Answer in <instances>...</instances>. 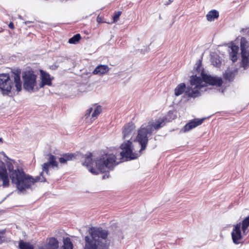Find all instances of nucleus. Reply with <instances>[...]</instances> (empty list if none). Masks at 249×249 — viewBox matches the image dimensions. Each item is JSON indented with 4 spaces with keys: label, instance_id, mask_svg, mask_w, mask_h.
<instances>
[{
    "label": "nucleus",
    "instance_id": "obj_1",
    "mask_svg": "<svg viewBox=\"0 0 249 249\" xmlns=\"http://www.w3.org/2000/svg\"><path fill=\"white\" fill-rule=\"evenodd\" d=\"M164 125L163 121H158L155 124L150 122L148 125L142 124L138 130V134L136 140L141 145V148L137 151L132 145V142L127 140L123 142L120 148L122 150L120 152L121 160L124 159L125 161L135 160L140 157L142 152L144 150L147 145L148 137L151 136L154 130L157 131Z\"/></svg>",
    "mask_w": 249,
    "mask_h": 249
},
{
    "label": "nucleus",
    "instance_id": "obj_2",
    "mask_svg": "<svg viewBox=\"0 0 249 249\" xmlns=\"http://www.w3.org/2000/svg\"><path fill=\"white\" fill-rule=\"evenodd\" d=\"M92 154L89 152L84 156L83 165L86 166L89 172L97 175L104 173L106 169H112L122 161H117L115 155L112 154H105L97 158L95 162L93 161Z\"/></svg>",
    "mask_w": 249,
    "mask_h": 249
},
{
    "label": "nucleus",
    "instance_id": "obj_3",
    "mask_svg": "<svg viewBox=\"0 0 249 249\" xmlns=\"http://www.w3.org/2000/svg\"><path fill=\"white\" fill-rule=\"evenodd\" d=\"M89 235L85 237L84 249H108L107 230L102 227H91L89 230Z\"/></svg>",
    "mask_w": 249,
    "mask_h": 249
},
{
    "label": "nucleus",
    "instance_id": "obj_4",
    "mask_svg": "<svg viewBox=\"0 0 249 249\" xmlns=\"http://www.w3.org/2000/svg\"><path fill=\"white\" fill-rule=\"evenodd\" d=\"M223 80L221 77L212 76L211 75L206 74L203 75V78L197 77L195 76L192 77L191 80L192 87L194 88H188L185 92V95L189 97L195 98L199 96L201 94L200 90L206 86V84L221 87L223 84Z\"/></svg>",
    "mask_w": 249,
    "mask_h": 249
},
{
    "label": "nucleus",
    "instance_id": "obj_5",
    "mask_svg": "<svg viewBox=\"0 0 249 249\" xmlns=\"http://www.w3.org/2000/svg\"><path fill=\"white\" fill-rule=\"evenodd\" d=\"M45 181H46V179L43 176V172H41L39 176L36 177L35 178L25 173L16 186L20 192H22L25 191L26 189L30 188L36 182Z\"/></svg>",
    "mask_w": 249,
    "mask_h": 249
},
{
    "label": "nucleus",
    "instance_id": "obj_6",
    "mask_svg": "<svg viewBox=\"0 0 249 249\" xmlns=\"http://www.w3.org/2000/svg\"><path fill=\"white\" fill-rule=\"evenodd\" d=\"M36 78L33 71H25L22 76L24 89L30 92L34 91L36 85Z\"/></svg>",
    "mask_w": 249,
    "mask_h": 249
},
{
    "label": "nucleus",
    "instance_id": "obj_7",
    "mask_svg": "<svg viewBox=\"0 0 249 249\" xmlns=\"http://www.w3.org/2000/svg\"><path fill=\"white\" fill-rule=\"evenodd\" d=\"M13 87V82L9 74H0V91L3 94H8L11 92Z\"/></svg>",
    "mask_w": 249,
    "mask_h": 249
},
{
    "label": "nucleus",
    "instance_id": "obj_8",
    "mask_svg": "<svg viewBox=\"0 0 249 249\" xmlns=\"http://www.w3.org/2000/svg\"><path fill=\"white\" fill-rule=\"evenodd\" d=\"M8 171L9 176L11 182L16 185L25 173L22 168H19L18 167L15 169H13L12 164L8 166Z\"/></svg>",
    "mask_w": 249,
    "mask_h": 249
},
{
    "label": "nucleus",
    "instance_id": "obj_9",
    "mask_svg": "<svg viewBox=\"0 0 249 249\" xmlns=\"http://www.w3.org/2000/svg\"><path fill=\"white\" fill-rule=\"evenodd\" d=\"M231 237L233 242L235 244H239L241 243V241L243 238V236L241 234L240 223L234 225L231 232Z\"/></svg>",
    "mask_w": 249,
    "mask_h": 249
},
{
    "label": "nucleus",
    "instance_id": "obj_10",
    "mask_svg": "<svg viewBox=\"0 0 249 249\" xmlns=\"http://www.w3.org/2000/svg\"><path fill=\"white\" fill-rule=\"evenodd\" d=\"M135 128L136 126L135 124L132 122L125 124L123 128V139H125L131 138L134 133Z\"/></svg>",
    "mask_w": 249,
    "mask_h": 249
},
{
    "label": "nucleus",
    "instance_id": "obj_11",
    "mask_svg": "<svg viewBox=\"0 0 249 249\" xmlns=\"http://www.w3.org/2000/svg\"><path fill=\"white\" fill-rule=\"evenodd\" d=\"M192 72L193 75L190 77V83L191 86V80L193 77L196 76L197 77H201L202 79L203 78V75H206L205 73L204 69L202 66V61L199 60L198 61L196 64V66L194 67Z\"/></svg>",
    "mask_w": 249,
    "mask_h": 249
},
{
    "label": "nucleus",
    "instance_id": "obj_12",
    "mask_svg": "<svg viewBox=\"0 0 249 249\" xmlns=\"http://www.w3.org/2000/svg\"><path fill=\"white\" fill-rule=\"evenodd\" d=\"M58 241L55 237L48 238L46 243L39 247V249H57L58 248Z\"/></svg>",
    "mask_w": 249,
    "mask_h": 249
},
{
    "label": "nucleus",
    "instance_id": "obj_13",
    "mask_svg": "<svg viewBox=\"0 0 249 249\" xmlns=\"http://www.w3.org/2000/svg\"><path fill=\"white\" fill-rule=\"evenodd\" d=\"M40 73L41 80L40 83V87L43 88L46 85L51 86L52 83V79L50 78V75L42 70H40Z\"/></svg>",
    "mask_w": 249,
    "mask_h": 249
},
{
    "label": "nucleus",
    "instance_id": "obj_14",
    "mask_svg": "<svg viewBox=\"0 0 249 249\" xmlns=\"http://www.w3.org/2000/svg\"><path fill=\"white\" fill-rule=\"evenodd\" d=\"M175 118H176V116L173 115V112L171 110H170L168 112L166 116H163L162 117H160V118L156 119L155 122H154L153 120H151L148 122V123L146 125H148L149 123L150 122H152V123L153 124H155L158 121L162 120V121H163L164 125L160 128H161L164 127L166 125V123L170 122L172 120H174Z\"/></svg>",
    "mask_w": 249,
    "mask_h": 249
},
{
    "label": "nucleus",
    "instance_id": "obj_15",
    "mask_svg": "<svg viewBox=\"0 0 249 249\" xmlns=\"http://www.w3.org/2000/svg\"><path fill=\"white\" fill-rule=\"evenodd\" d=\"M204 119H193L186 124L183 127L184 131H188L202 124Z\"/></svg>",
    "mask_w": 249,
    "mask_h": 249
},
{
    "label": "nucleus",
    "instance_id": "obj_16",
    "mask_svg": "<svg viewBox=\"0 0 249 249\" xmlns=\"http://www.w3.org/2000/svg\"><path fill=\"white\" fill-rule=\"evenodd\" d=\"M188 88H192L193 89L194 88V86L192 87L191 86L190 87H188L186 88V85L184 83H180L178 84L177 87L175 88L174 90V94L176 96H178L183 93L184 92H186V91L187 90ZM183 97L184 98H192V97H189L185 95V93L184 94Z\"/></svg>",
    "mask_w": 249,
    "mask_h": 249
},
{
    "label": "nucleus",
    "instance_id": "obj_17",
    "mask_svg": "<svg viewBox=\"0 0 249 249\" xmlns=\"http://www.w3.org/2000/svg\"><path fill=\"white\" fill-rule=\"evenodd\" d=\"M75 158V155L73 153H65L59 158V161L61 164H67L68 161L72 160Z\"/></svg>",
    "mask_w": 249,
    "mask_h": 249
},
{
    "label": "nucleus",
    "instance_id": "obj_18",
    "mask_svg": "<svg viewBox=\"0 0 249 249\" xmlns=\"http://www.w3.org/2000/svg\"><path fill=\"white\" fill-rule=\"evenodd\" d=\"M108 71L109 68L107 65H100L94 69L92 73L95 75H102L107 73Z\"/></svg>",
    "mask_w": 249,
    "mask_h": 249
},
{
    "label": "nucleus",
    "instance_id": "obj_19",
    "mask_svg": "<svg viewBox=\"0 0 249 249\" xmlns=\"http://www.w3.org/2000/svg\"><path fill=\"white\" fill-rule=\"evenodd\" d=\"M13 74H14V79L16 90L17 91L19 92L22 89V83L20 76V72L19 71H17L16 72H14Z\"/></svg>",
    "mask_w": 249,
    "mask_h": 249
},
{
    "label": "nucleus",
    "instance_id": "obj_20",
    "mask_svg": "<svg viewBox=\"0 0 249 249\" xmlns=\"http://www.w3.org/2000/svg\"><path fill=\"white\" fill-rule=\"evenodd\" d=\"M231 51L230 52V57L234 63L237 60V54L239 50V47L234 44H232L231 46Z\"/></svg>",
    "mask_w": 249,
    "mask_h": 249
},
{
    "label": "nucleus",
    "instance_id": "obj_21",
    "mask_svg": "<svg viewBox=\"0 0 249 249\" xmlns=\"http://www.w3.org/2000/svg\"><path fill=\"white\" fill-rule=\"evenodd\" d=\"M241 61L240 66L247 69L249 66V52L247 53H241Z\"/></svg>",
    "mask_w": 249,
    "mask_h": 249
},
{
    "label": "nucleus",
    "instance_id": "obj_22",
    "mask_svg": "<svg viewBox=\"0 0 249 249\" xmlns=\"http://www.w3.org/2000/svg\"><path fill=\"white\" fill-rule=\"evenodd\" d=\"M206 17L209 21H213L219 17V13L216 10H212L208 13Z\"/></svg>",
    "mask_w": 249,
    "mask_h": 249
},
{
    "label": "nucleus",
    "instance_id": "obj_23",
    "mask_svg": "<svg viewBox=\"0 0 249 249\" xmlns=\"http://www.w3.org/2000/svg\"><path fill=\"white\" fill-rule=\"evenodd\" d=\"M223 78L225 80L231 82L233 80L235 77V72L231 70H227L223 74Z\"/></svg>",
    "mask_w": 249,
    "mask_h": 249
},
{
    "label": "nucleus",
    "instance_id": "obj_24",
    "mask_svg": "<svg viewBox=\"0 0 249 249\" xmlns=\"http://www.w3.org/2000/svg\"><path fill=\"white\" fill-rule=\"evenodd\" d=\"M19 249H34V247L29 242L20 240L18 242Z\"/></svg>",
    "mask_w": 249,
    "mask_h": 249
},
{
    "label": "nucleus",
    "instance_id": "obj_25",
    "mask_svg": "<svg viewBox=\"0 0 249 249\" xmlns=\"http://www.w3.org/2000/svg\"><path fill=\"white\" fill-rule=\"evenodd\" d=\"M73 244L69 237H66L63 239L62 249H73Z\"/></svg>",
    "mask_w": 249,
    "mask_h": 249
},
{
    "label": "nucleus",
    "instance_id": "obj_26",
    "mask_svg": "<svg viewBox=\"0 0 249 249\" xmlns=\"http://www.w3.org/2000/svg\"><path fill=\"white\" fill-rule=\"evenodd\" d=\"M0 178L2 181V186L7 187L9 186V179L7 172L0 176Z\"/></svg>",
    "mask_w": 249,
    "mask_h": 249
},
{
    "label": "nucleus",
    "instance_id": "obj_27",
    "mask_svg": "<svg viewBox=\"0 0 249 249\" xmlns=\"http://www.w3.org/2000/svg\"><path fill=\"white\" fill-rule=\"evenodd\" d=\"M82 37L80 34H77L74 35L72 37L69 39L68 42L70 44H75L77 43L81 39Z\"/></svg>",
    "mask_w": 249,
    "mask_h": 249
},
{
    "label": "nucleus",
    "instance_id": "obj_28",
    "mask_svg": "<svg viewBox=\"0 0 249 249\" xmlns=\"http://www.w3.org/2000/svg\"><path fill=\"white\" fill-rule=\"evenodd\" d=\"M48 160L50 165L53 167L58 168V163L56 160V158L54 155L50 154Z\"/></svg>",
    "mask_w": 249,
    "mask_h": 249
},
{
    "label": "nucleus",
    "instance_id": "obj_29",
    "mask_svg": "<svg viewBox=\"0 0 249 249\" xmlns=\"http://www.w3.org/2000/svg\"><path fill=\"white\" fill-rule=\"evenodd\" d=\"M102 110V109L101 106H96L93 112L91 114L92 118H93L94 119L97 118L98 116L101 113Z\"/></svg>",
    "mask_w": 249,
    "mask_h": 249
},
{
    "label": "nucleus",
    "instance_id": "obj_30",
    "mask_svg": "<svg viewBox=\"0 0 249 249\" xmlns=\"http://www.w3.org/2000/svg\"><path fill=\"white\" fill-rule=\"evenodd\" d=\"M249 226V215L246 217L243 221L242 223V230L243 231V233H245L246 231L248 229Z\"/></svg>",
    "mask_w": 249,
    "mask_h": 249
},
{
    "label": "nucleus",
    "instance_id": "obj_31",
    "mask_svg": "<svg viewBox=\"0 0 249 249\" xmlns=\"http://www.w3.org/2000/svg\"><path fill=\"white\" fill-rule=\"evenodd\" d=\"M246 44H247V42H243L242 41L241 42V44H240V48H241V54L243 53H249V52H248L247 50V46Z\"/></svg>",
    "mask_w": 249,
    "mask_h": 249
},
{
    "label": "nucleus",
    "instance_id": "obj_32",
    "mask_svg": "<svg viewBox=\"0 0 249 249\" xmlns=\"http://www.w3.org/2000/svg\"><path fill=\"white\" fill-rule=\"evenodd\" d=\"M7 172V170L6 169L4 163L0 160V176L6 173Z\"/></svg>",
    "mask_w": 249,
    "mask_h": 249
},
{
    "label": "nucleus",
    "instance_id": "obj_33",
    "mask_svg": "<svg viewBox=\"0 0 249 249\" xmlns=\"http://www.w3.org/2000/svg\"><path fill=\"white\" fill-rule=\"evenodd\" d=\"M122 14V12L121 11H117L116 12H115L113 15V16L112 17V18H113V22H115L116 21H117L120 17V16Z\"/></svg>",
    "mask_w": 249,
    "mask_h": 249
},
{
    "label": "nucleus",
    "instance_id": "obj_34",
    "mask_svg": "<svg viewBox=\"0 0 249 249\" xmlns=\"http://www.w3.org/2000/svg\"><path fill=\"white\" fill-rule=\"evenodd\" d=\"M50 163H49V162H45L44 163H43V164L42 165V172L43 173V172H45L46 174H48L49 171V168L50 167Z\"/></svg>",
    "mask_w": 249,
    "mask_h": 249
},
{
    "label": "nucleus",
    "instance_id": "obj_35",
    "mask_svg": "<svg viewBox=\"0 0 249 249\" xmlns=\"http://www.w3.org/2000/svg\"><path fill=\"white\" fill-rule=\"evenodd\" d=\"M92 110H93V108L92 107H90V108L88 109L87 110L86 113L85 115L86 118H88L89 117L90 114L91 112H92Z\"/></svg>",
    "mask_w": 249,
    "mask_h": 249
},
{
    "label": "nucleus",
    "instance_id": "obj_36",
    "mask_svg": "<svg viewBox=\"0 0 249 249\" xmlns=\"http://www.w3.org/2000/svg\"><path fill=\"white\" fill-rule=\"evenodd\" d=\"M97 21L98 22V23H103V22H105V21H104L103 19V18L102 17H100V16H98L97 18Z\"/></svg>",
    "mask_w": 249,
    "mask_h": 249
},
{
    "label": "nucleus",
    "instance_id": "obj_37",
    "mask_svg": "<svg viewBox=\"0 0 249 249\" xmlns=\"http://www.w3.org/2000/svg\"><path fill=\"white\" fill-rule=\"evenodd\" d=\"M5 231L4 230L0 231V238H3Z\"/></svg>",
    "mask_w": 249,
    "mask_h": 249
},
{
    "label": "nucleus",
    "instance_id": "obj_38",
    "mask_svg": "<svg viewBox=\"0 0 249 249\" xmlns=\"http://www.w3.org/2000/svg\"><path fill=\"white\" fill-rule=\"evenodd\" d=\"M8 27L11 29H14L15 28V26L13 22H10L8 25Z\"/></svg>",
    "mask_w": 249,
    "mask_h": 249
},
{
    "label": "nucleus",
    "instance_id": "obj_39",
    "mask_svg": "<svg viewBox=\"0 0 249 249\" xmlns=\"http://www.w3.org/2000/svg\"><path fill=\"white\" fill-rule=\"evenodd\" d=\"M173 1H174V0H168V1H167V2L165 4V5H168L170 4Z\"/></svg>",
    "mask_w": 249,
    "mask_h": 249
},
{
    "label": "nucleus",
    "instance_id": "obj_40",
    "mask_svg": "<svg viewBox=\"0 0 249 249\" xmlns=\"http://www.w3.org/2000/svg\"><path fill=\"white\" fill-rule=\"evenodd\" d=\"M109 177V175L107 176L106 175H104L103 176V179H105L106 178H108Z\"/></svg>",
    "mask_w": 249,
    "mask_h": 249
},
{
    "label": "nucleus",
    "instance_id": "obj_41",
    "mask_svg": "<svg viewBox=\"0 0 249 249\" xmlns=\"http://www.w3.org/2000/svg\"><path fill=\"white\" fill-rule=\"evenodd\" d=\"M0 142H1V143L3 142V139L2 138H0Z\"/></svg>",
    "mask_w": 249,
    "mask_h": 249
}]
</instances>
